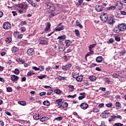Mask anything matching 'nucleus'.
Instances as JSON below:
<instances>
[{
  "mask_svg": "<svg viewBox=\"0 0 126 126\" xmlns=\"http://www.w3.org/2000/svg\"><path fill=\"white\" fill-rule=\"evenodd\" d=\"M33 74H35V73L33 71H29L28 73V75L29 76H31V75H33Z\"/></svg>",
  "mask_w": 126,
  "mask_h": 126,
  "instance_id": "41",
  "label": "nucleus"
},
{
  "mask_svg": "<svg viewBox=\"0 0 126 126\" xmlns=\"http://www.w3.org/2000/svg\"><path fill=\"white\" fill-rule=\"evenodd\" d=\"M80 95H82V96H79L78 98L79 100H82V99H84L85 98V93H82L80 94Z\"/></svg>",
  "mask_w": 126,
  "mask_h": 126,
  "instance_id": "25",
  "label": "nucleus"
},
{
  "mask_svg": "<svg viewBox=\"0 0 126 126\" xmlns=\"http://www.w3.org/2000/svg\"><path fill=\"white\" fill-rule=\"evenodd\" d=\"M4 126V123L3 122L0 121V126Z\"/></svg>",
  "mask_w": 126,
  "mask_h": 126,
  "instance_id": "61",
  "label": "nucleus"
},
{
  "mask_svg": "<svg viewBox=\"0 0 126 126\" xmlns=\"http://www.w3.org/2000/svg\"><path fill=\"white\" fill-rule=\"evenodd\" d=\"M101 21H107L108 20V14L107 13H102L100 16Z\"/></svg>",
  "mask_w": 126,
  "mask_h": 126,
  "instance_id": "3",
  "label": "nucleus"
},
{
  "mask_svg": "<svg viewBox=\"0 0 126 126\" xmlns=\"http://www.w3.org/2000/svg\"><path fill=\"white\" fill-rule=\"evenodd\" d=\"M80 107L81 109H83V110H86V109L88 108V104H87L86 102L82 103L80 105Z\"/></svg>",
  "mask_w": 126,
  "mask_h": 126,
  "instance_id": "10",
  "label": "nucleus"
},
{
  "mask_svg": "<svg viewBox=\"0 0 126 126\" xmlns=\"http://www.w3.org/2000/svg\"><path fill=\"white\" fill-rule=\"evenodd\" d=\"M115 6H117V8L119 10H121V9H122L124 6V3H123L121 1L118 2L116 4H115Z\"/></svg>",
  "mask_w": 126,
  "mask_h": 126,
  "instance_id": "8",
  "label": "nucleus"
},
{
  "mask_svg": "<svg viewBox=\"0 0 126 126\" xmlns=\"http://www.w3.org/2000/svg\"><path fill=\"white\" fill-rule=\"evenodd\" d=\"M57 78L58 79H59V80H60V81H62L63 80H64V79L66 78V77H63L62 76L59 75L58 76Z\"/></svg>",
  "mask_w": 126,
  "mask_h": 126,
  "instance_id": "28",
  "label": "nucleus"
},
{
  "mask_svg": "<svg viewBox=\"0 0 126 126\" xmlns=\"http://www.w3.org/2000/svg\"><path fill=\"white\" fill-rule=\"evenodd\" d=\"M16 62L19 63H25V61L21 59H17L16 60Z\"/></svg>",
  "mask_w": 126,
  "mask_h": 126,
  "instance_id": "24",
  "label": "nucleus"
},
{
  "mask_svg": "<svg viewBox=\"0 0 126 126\" xmlns=\"http://www.w3.org/2000/svg\"><path fill=\"white\" fill-rule=\"evenodd\" d=\"M45 9L50 13V17H54L56 15H58L59 13L56 9V6L52 3H46L45 4Z\"/></svg>",
  "mask_w": 126,
  "mask_h": 126,
  "instance_id": "1",
  "label": "nucleus"
},
{
  "mask_svg": "<svg viewBox=\"0 0 126 126\" xmlns=\"http://www.w3.org/2000/svg\"><path fill=\"white\" fill-rule=\"evenodd\" d=\"M39 95L40 96H45V95H46V92H41L39 93Z\"/></svg>",
  "mask_w": 126,
  "mask_h": 126,
  "instance_id": "54",
  "label": "nucleus"
},
{
  "mask_svg": "<svg viewBox=\"0 0 126 126\" xmlns=\"http://www.w3.org/2000/svg\"><path fill=\"white\" fill-rule=\"evenodd\" d=\"M90 51L88 53H87L86 55V57H89V56H90V55H93L94 54V51H92V50H90Z\"/></svg>",
  "mask_w": 126,
  "mask_h": 126,
  "instance_id": "33",
  "label": "nucleus"
},
{
  "mask_svg": "<svg viewBox=\"0 0 126 126\" xmlns=\"http://www.w3.org/2000/svg\"><path fill=\"white\" fill-rule=\"evenodd\" d=\"M65 50V47L63 45H60L59 47V51L60 53L63 52Z\"/></svg>",
  "mask_w": 126,
  "mask_h": 126,
  "instance_id": "18",
  "label": "nucleus"
},
{
  "mask_svg": "<svg viewBox=\"0 0 126 126\" xmlns=\"http://www.w3.org/2000/svg\"><path fill=\"white\" fill-rule=\"evenodd\" d=\"M112 105H113V104H112L111 103H107L106 104V107H108V108H111V107H112Z\"/></svg>",
  "mask_w": 126,
  "mask_h": 126,
  "instance_id": "55",
  "label": "nucleus"
},
{
  "mask_svg": "<svg viewBox=\"0 0 126 126\" xmlns=\"http://www.w3.org/2000/svg\"><path fill=\"white\" fill-rule=\"evenodd\" d=\"M32 68L35 71H38L40 70V68L37 67L36 66H33Z\"/></svg>",
  "mask_w": 126,
  "mask_h": 126,
  "instance_id": "53",
  "label": "nucleus"
},
{
  "mask_svg": "<svg viewBox=\"0 0 126 126\" xmlns=\"http://www.w3.org/2000/svg\"><path fill=\"white\" fill-rule=\"evenodd\" d=\"M26 24H27V22L25 21L21 22V25L22 26H24V25H26Z\"/></svg>",
  "mask_w": 126,
  "mask_h": 126,
  "instance_id": "46",
  "label": "nucleus"
},
{
  "mask_svg": "<svg viewBox=\"0 0 126 126\" xmlns=\"http://www.w3.org/2000/svg\"><path fill=\"white\" fill-rule=\"evenodd\" d=\"M116 6L111 5L107 8V10H115Z\"/></svg>",
  "mask_w": 126,
  "mask_h": 126,
  "instance_id": "27",
  "label": "nucleus"
},
{
  "mask_svg": "<svg viewBox=\"0 0 126 126\" xmlns=\"http://www.w3.org/2000/svg\"><path fill=\"white\" fill-rule=\"evenodd\" d=\"M54 92L56 94H61V93H62V91H61L60 90H55L54 91Z\"/></svg>",
  "mask_w": 126,
  "mask_h": 126,
  "instance_id": "42",
  "label": "nucleus"
},
{
  "mask_svg": "<svg viewBox=\"0 0 126 126\" xmlns=\"http://www.w3.org/2000/svg\"><path fill=\"white\" fill-rule=\"evenodd\" d=\"M94 113H99V112H100V110L97 108H95L94 109Z\"/></svg>",
  "mask_w": 126,
  "mask_h": 126,
  "instance_id": "51",
  "label": "nucleus"
},
{
  "mask_svg": "<svg viewBox=\"0 0 126 126\" xmlns=\"http://www.w3.org/2000/svg\"><path fill=\"white\" fill-rule=\"evenodd\" d=\"M65 44L66 47H69V46H70V44H71V42H70V40H66L65 41Z\"/></svg>",
  "mask_w": 126,
  "mask_h": 126,
  "instance_id": "32",
  "label": "nucleus"
},
{
  "mask_svg": "<svg viewBox=\"0 0 126 126\" xmlns=\"http://www.w3.org/2000/svg\"><path fill=\"white\" fill-rule=\"evenodd\" d=\"M55 120L56 121H62V120H63V117H58L57 118H56L55 119Z\"/></svg>",
  "mask_w": 126,
  "mask_h": 126,
  "instance_id": "52",
  "label": "nucleus"
},
{
  "mask_svg": "<svg viewBox=\"0 0 126 126\" xmlns=\"http://www.w3.org/2000/svg\"><path fill=\"white\" fill-rule=\"evenodd\" d=\"M18 7H19V8H21L22 9H27V7L28 5L27 4H18L17 5Z\"/></svg>",
  "mask_w": 126,
  "mask_h": 126,
  "instance_id": "7",
  "label": "nucleus"
},
{
  "mask_svg": "<svg viewBox=\"0 0 126 126\" xmlns=\"http://www.w3.org/2000/svg\"><path fill=\"white\" fill-rule=\"evenodd\" d=\"M20 31H21V32H22L23 33H24V32L26 31V28H25V27H23L20 28Z\"/></svg>",
  "mask_w": 126,
  "mask_h": 126,
  "instance_id": "39",
  "label": "nucleus"
},
{
  "mask_svg": "<svg viewBox=\"0 0 126 126\" xmlns=\"http://www.w3.org/2000/svg\"><path fill=\"white\" fill-rule=\"evenodd\" d=\"M114 31L116 33H119V32H121V30H120V28H119V25L117 26V27H115L114 28Z\"/></svg>",
  "mask_w": 126,
  "mask_h": 126,
  "instance_id": "23",
  "label": "nucleus"
},
{
  "mask_svg": "<svg viewBox=\"0 0 126 126\" xmlns=\"http://www.w3.org/2000/svg\"><path fill=\"white\" fill-rule=\"evenodd\" d=\"M65 38H66V36H65V35H64L58 37L57 40H59V41L62 42V41H64V40H65Z\"/></svg>",
  "mask_w": 126,
  "mask_h": 126,
  "instance_id": "17",
  "label": "nucleus"
},
{
  "mask_svg": "<svg viewBox=\"0 0 126 126\" xmlns=\"http://www.w3.org/2000/svg\"><path fill=\"white\" fill-rule=\"evenodd\" d=\"M41 118V115L39 113H34L33 115V119L34 120H39Z\"/></svg>",
  "mask_w": 126,
  "mask_h": 126,
  "instance_id": "15",
  "label": "nucleus"
},
{
  "mask_svg": "<svg viewBox=\"0 0 126 126\" xmlns=\"http://www.w3.org/2000/svg\"><path fill=\"white\" fill-rule=\"evenodd\" d=\"M118 27L120 30V32H124L125 30H126V24L125 23L119 24Z\"/></svg>",
  "mask_w": 126,
  "mask_h": 126,
  "instance_id": "4",
  "label": "nucleus"
},
{
  "mask_svg": "<svg viewBox=\"0 0 126 126\" xmlns=\"http://www.w3.org/2000/svg\"><path fill=\"white\" fill-rule=\"evenodd\" d=\"M115 40L117 42H120L121 41V38L119 36H115Z\"/></svg>",
  "mask_w": 126,
  "mask_h": 126,
  "instance_id": "56",
  "label": "nucleus"
},
{
  "mask_svg": "<svg viewBox=\"0 0 126 126\" xmlns=\"http://www.w3.org/2000/svg\"><path fill=\"white\" fill-rule=\"evenodd\" d=\"M96 46V44H92L89 47V50L92 51L91 50L92 49V48H94Z\"/></svg>",
  "mask_w": 126,
  "mask_h": 126,
  "instance_id": "50",
  "label": "nucleus"
},
{
  "mask_svg": "<svg viewBox=\"0 0 126 126\" xmlns=\"http://www.w3.org/2000/svg\"><path fill=\"white\" fill-rule=\"evenodd\" d=\"M121 13L123 15H126V12L125 11H121Z\"/></svg>",
  "mask_w": 126,
  "mask_h": 126,
  "instance_id": "60",
  "label": "nucleus"
},
{
  "mask_svg": "<svg viewBox=\"0 0 126 126\" xmlns=\"http://www.w3.org/2000/svg\"><path fill=\"white\" fill-rule=\"evenodd\" d=\"M43 105L45 106H50V101L48 100L44 101L43 102Z\"/></svg>",
  "mask_w": 126,
  "mask_h": 126,
  "instance_id": "37",
  "label": "nucleus"
},
{
  "mask_svg": "<svg viewBox=\"0 0 126 126\" xmlns=\"http://www.w3.org/2000/svg\"><path fill=\"white\" fill-rule=\"evenodd\" d=\"M115 106L117 110H120V109L122 108V105H121V103L119 102H116Z\"/></svg>",
  "mask_w": 126,
  "mask_h": 126,
  "instance_id": "20",
  "label": "nucleus"
},
{
  "mask_svg": "<svg viewBox=\"0 0 126 126\" xmlns=\"http://www.w3.org/2000/svg\"><path fill=\"white\" fill-rule=\"evenodd\" d=\"M39 70H40V71H43V70L45 69V67L44 66L40 65L39 66Z\"/></svg>",
  "mask_w": 126,
  "mask_h": 126,
  "instance_id": "43",
  "label": "nucleus"
},
{
  "mask_svg": "<svg viewBox=\"0 0 126 126\" xmlns=\"http://www.w3.org/2000/svg\"><path fill=\"white\" fill-rule=\"evenodd\" d=\"M89 79L91 80V81H95V80L97 79V78L94 75H92L89 77Z\"/></svg>",
  "mask_w": 126,
  "mask_h": 126,
  "instance_id": "26",
  "label": "nucleus"
},
{
  "mask_svg": "<svg viewBox=\"0 0 126 126\" xmlns=\"http://www.w3.org/2000/svg\"><path fill=\"white\" fill-rule=\"evenodd\" d=\"M106 21H107V23H108V24H114V23H115V21L112 17H108Z\"/></svg>",
  "mask_w": 126,
  "mask_h": 126,
  "instance_id": "11",
  "label": "nucleus"
},
{
  "mask_svg": "<svg viewBox=\"0 0 126 126\" xmlns=\"http://www.w3.org/2000/svg\"><path fill=\"white\" fill-rule=\"evenodd\" d=\"M6 89H7V92H11V91H12V88H11L8 87V88H7Z\"/></svg>",
  "mask_w": 126,
  "mask_h": 126,
  "instance_id": "57",
  "label": "nucleus"
},
{
  "mask_svg": "<svg viewBox=\"0 0 126 126\" xmlns=\"http://www.w3.org/2000/svg\"><path fill=\"white\" fill-rule=\"evenodd\" d=\"M99 90H101V91H106V88H100Z\"/></svg>",
  "mask_w": 126,
  "mask_h": 126,
  "instance_id": "62",
  "label": "nucleus"
},
{
  "mask_svg": "<svg viewBox=\"0 0 126 126\" xmlns=\"http://www.w3.org/2000/svg\"><path fill=\"white\" fill-rule=\"evenodd\" d=\"M118 54H119V56H124L125 54H126V51H121L118 52Z\"/></svg>",
  "mask_w": 126,
  "mask_h": 126,
  "instance_id": "34",
  "label": "nucleus"
},
{
  "mask_svg": "<svg viewBox=\"0 0 126 126\" xmlns=\"http://www.w3.org/2000/svg\"><path fill=\"white\" fill-rule=\"evenodd\" d=\"M63 30V26H57V27L55 28V31L60 32Z\"/></svg>",
  "mask_w": 126,
  "mask_h": 126,
  "instance_id": "16",
  "label": "nucleus"
},
{
  "mask_svg": "<svg viewBox=\"0 0 126 126\" xmlns=\"http://www.w3.org/2000/svg\"><path fill=\"white\" fill-rule=\"evenodd\" d=\"M46 75H44L43 76H38V77L39 79H43L44 78H45V77H46Z\"/></svg>",
  "mask_w": 126,
  "mask_h": 126,
  "instance_id": "49",
  "label": "nucleus"
},
{
  "mask_svg": "<svg viewBox=\"0 0 126 126\" xmlns=\"http://www.w3.org/2000/svg\"><path fill=\"white\" fill-rule=\"evenodd\" d=\"M76 78L77 82H81V81H82V80L83 79V76H82V75L78 76H78Z\"/></svg>",
  "mask_w": 126,
  "mask_h": 126,
  "instance_id": "19",
  "label": "nucleus"
},
{
  "mask_svg": "<svg viewBox=\"0 0 126 126\" xmlns=\"http://www.w3.org/2000/svg\"><path fill=\"white\" fill-rule=\"evenodd\" d=\"M99 108H101L102 107H104V103H100L98 106Z\"/></svg>",
  "mask_w": 126,
  "mask_h": 126,
  "instance_id": "64",
  "label": "nucleus"
},
{
  "mask_svg": "<svg viewBox=\"0 0 126 126\" xmlns=\"http://www.w3.org/2000/svg\"><path fill=\"white\" fill-rule=\"evenodd\" d=\"M119 76H120V75H119V72H118L114 73L112 75L113 78H118Z\"/></svg>",
  "mask_w": 126,
  "mask_h": 126,
  "instance_id": "31",
  "label": "nucleus"
},
{
  "mask_svg": "<svg viewBox=\"0 0 126 126\" xmlns=\"http://www.w3.org/2000/svg\"><path fill=\"white\" fill-rule=\"evenodd\" d=\"M114 126H124V124L118 123H115L114 124Z\"/></svg>",
  "mask_w": 126,
  "mask_h": 126,
  "instance_id": "48",
  "label": "nucleus"
},
{
  "mask_svg": "<svg viewBox=\"0 0 126 126\" xmlns=\"http://www.w3.org/2000/svg\"><path fill=\"white\" fill-rule=\"evenodd\" d=\"M18 103L22 106H25L26 105V102L25 101H18Z\"/></svg>",
  "mask_w": 126,
  "mask_h": 126,
  "instance_id": "40",
  "label": "nucleus"
},
{
  "mask_svg": "<svg viewBox=\"0 0 126 126\" xmlns=\"http://www.w3.org/2000/svg\"><path fill=\"white\" fill-rule=\"evenodd\" d=\"M103 9L104 7L102 5H96L95 7V10L98 12L103 11Z\"/></svg>",
  "mask_w": 126,
  "mask_h": 126,
  "instance_id": "14",
  "label": "nucleus"
},
{
  "mask_svg": "<svg viewBox=\"0 0 126 126\" xmlns=\"http://www.w3.org/2000/svg\"><path fill=\"white\" fill-rule=\"evenodd\" d=\"M20 71H19V69L18 68H16L15 69V70L14 71V73H15V74H16L17 75H18V74H19Z\"/></svg>",
  "mask_w": 126,
  "mask_h": 126,
  "instance_id": "35",
  "label": "nucleus"
},
{
  "mask_svg": "<svg viewBox=\"0 0 126 126\" xmlns=\"http://www.w3.org/2000/svg\"><path fill=\"white\" fill-rule=\"evenodd\" d=\"M102 61H103V57L102 56H98L96 58L97 63H101Z\"/></svg>",
  "mask_w": 126,
  "mask_h": 126,
  "instance_id": "22",
  "label": "nucleus"
},
{
  "mask_svg": "<svg viewBox=\"0 0 126 126\" xmlns=\"http://www.w3.org/2000/svg\"><path fill=\"white\" fill-rule=\"evenodd\" d=\"M75 97H76V94H74L73 95H68L67 96L68 98H72V99H73L74 98H75Z\"/></svg>",
  "mask_w": 126,
  "mask_h": 126,
  "instance_id": "47",
  "label": "nucleus"
},
{
  "mask_svg": "<svg viewBox=\"0 0 126 126\" xmlns=\"http://www.w3.org/2000/svg\"><path fill=\"white\" fill-rule=\"evenodd\" d=\"M28 2L32 6H33V7H36V6H37L38 4L37 3L35 2L34 1L32 0H27Z\"/></svg>",
  "mask_w": 126,
  "mask_h": 126,
  "instance_id": "9",
  "label": "nucleus"
},
{
  "mask_svg": "<svg viewBox=\"0 0 126 126\" xmlns=\"http://www.w3.org/2000/svg\"><path fill=\"white\" fill-rule=\"evenodd\" d=\"M39 44L41 45H48V41L46 40H41L39 41Z\"/></svg>",
  "mask_w": 126,
  "mask_h": 126,
  "instance_id": "21",
  "label": "nucleus"
},
{
  "mask_svg": "<svg viewBox=\"0 0 126 126\" xmlns=\"http://www.w3.org/2000/svg\"><path fill=\"white\" fill-rule=\"evenodd\" d=\"M75 33L76 34V36H77V37H78V36H79V31H78V30H75Z\"/></svg>",
  "mask_w": 126,
  "mask_h": 126,
  "instance_id": "45",
  "label": "nucleus"
},
{
  "mask_svg": "<svg viewBox=\"0 0 126 126\" xmlns=\"http://www.w3.org/2000/svg\"><path fill=\"white\" fill-rule=\"evenodd\" d=\"M72 66V64H66L65 65H63L62 66V69L64 71L68 70V69H69Z\"/></svg>",
  "mask_w": 126,
  "mask_h": 126,
  "instance_id": "6",
  "label": "nucleus"
},
{
  "mask_svg": "<svg viewBox=\"0 0 126 126\" xmlns=\"http://www.w3.org/2000/svg\"><path fill=\"white\" fill-rule=\"evenodd\" d=\"M68 87H69L70 89H71V91H74V86L69 85L68 86Z\"/></svg>",
  "mask_w": 126,
  "mask_h": 126,
  "instance_id": "44",
  "label": "nucleus"
},
{
  "mask_svg": "<svg viewBox=\"0 0 126 126\" xmlns=\"http://www.w3.org/2000/svg\"><path fill=\"white\" fill-rule=\"evenodd\" d=\"M3 28L5 30H8L11 28V25L9 23L5 22L3 25Z\"/></svg>",
  "mask_w": 126,
  "mask_h": 126,
  "instance_id": "5",
  "label": "nucleus"
},
{
  "mask_svg": "<svg viewBox=\"0 0 126 126\" xmlns=\"http://www.w3.org/2000/svg\"><path fill=\"white\" fill-rule=\"evenodd\" d=\"M12 13L13 15V16H15L16 15H17V13H16V11H12Z\"/></svg>",
  "mask_w": 126,
  "mask_h": 126,
  "instance_id": "63",
  "label": "nucleus"
},
{
  "mask_svg": "<svg viewBox=\"0 0 126 126\" xmlns=\"http://www.w3.org/2000/svg\"><path fill=\"white\" fill-rule=\"evenodd\" d=\"M5 42L6 43H7V44H9V43L11 42V38L10 37L6 38L5 39Z\"/></svg>",
  "mask_w": 126,
  "mask_h": 126,
  "instance_id": "36",
  "label": "nucleus"
},
{
  "mask_svg": "<svg viewBox=\"0 0 126 126\" xmlns=\"http://www.w3.org/2000/svg\"><path fill=\"white\" fill-rule=\"evenodd\" d=\"M72 75L73 78H76L78 76V73H77V72L74 71L72 72Z\"/></svg>",
  "mask_w": 126,
  "mask_h": 126,
  "instance_id": "30",
  "label": "nucleus"
},
{
  "mask_svg": "<svg viewBox=\"0 0 126 126\" xmlns=\"http://www.w3.org/2000/svg\"><path fill=\"white\" fill-rule=\"evenodd\" d=\"M62 99H56L55 100V103H56V104H58L59 108H63V109L67 108V107H68V103L64 101L62 102Z\"/></svg>",
  "mask_w": 126,
  "mask_h": 126,
  "instance_id": "2",
  "label": "nucleus"
},
{
  "mask_svg": "<svg viewBox=\"0 0 126 126\" xmlns=\"http://www.w3.org/2000/svg\"><path fill=\"white\" fill-rule=\"evenodd\" d=\"M11 51L13 53H16L18 51V48L14 46L11 48Z\"/></svg>",
  "mask_w": 126,
  "mask_h": 126,
  "instance_id": "29",
  "label": "nucleus"
},
{
  "mask_svg": "<svg viewBox=\"0 0 126 126\" xmlns=\"http://www.w3.org/2000/svg\"><path fill=\"white\" fill-rule=\"evenodd\" d=\"M107 43L109 44H110V43H114V39L113 38H110Z\"/></svg>",
  "mask_w": 126,
  "mask_h": 126,
  "instance_id": "58",
  "label": "nucleus"
},
{
  "mask_svg": "<svg viewBox=\"0 0 126 126\" xmlns=\"http://www.w3.org/2000/svg\"><path fill=\"white\" fill-rule=\"evenodd\" d=\"M19 77L18 76L15 75H13L11 77V80H12V82H15V81H17L18 80Z\"/></svg>",
  "mask_w": 126,
  "mask_h": 126,
  "instance_id": "12",
  "label": "nucleus"
},
{
  "mask_svg": "<svg viewBox=\"0 0 126 126\" xmlns=\"http://www.w3.org/2000/svg\"><path fill=\"white\" fill-rule=\"evenodd\" d=\"M35 54L34 52V49L33 48H30L28 50V55L30 56H33Z\"/></svg>",
  "mask_w": 126,
  "mask_h": 126,
  "instance_id": "13",
  "label": "nucleus"
},
{
  "mask_svg": "<svg viewBox=\"0 0 126 126\" xmlns=\"http://www.w3.org/2000/svg\"><path fill=\"white\" fill-rule=\"evenodd\" d=\"M22 37H23V35L22 34H19L18 35V39H22Z\"/></svg>",
  "mask_w": 126,
  "mask_h": 126,
  "instance_id": "59",
  "label": "nucleus"
},
{
  "mask_svg": "<svg viewBox=\"0 0 126 126\" xmlns=\"http://www.w3.org/2000/svg\"><path fill=\"white\" fill-rule=\"evenodd\" d=\"M40 122L44 123V122H46V121H47V118H46V117H42L40 118Z\"/></svg>",
  "mask_w": 126,
  "mask_h": 126,
  "instance_id": "38",
  "label": "nucleus"
}]
</instances>
